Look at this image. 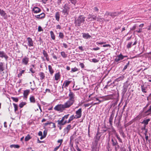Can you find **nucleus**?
<instances>
[{
	"label": "nucleus",
	"mask_w": 151,
	"mask_h": 151,
	"mask_svg": "<svg viewBox=\"0 0 151 151\" xmlns=\"http://www.w3.org/2000/svg\"><path fill=\"white\" fill-rule=\"evenodd\" d=\"M39 75L40 77L41 80H42L45 79V74L43 72H40L39 73Z\"/></svg>",
	"instance_id": "obj_31"
},
{
	"label": "nucleus",
	"mask_w": 151,
	"mask_h": 151,
	"mask_svg": "<svg viewBox=\"0 0 151 151\" xmlns=\"http://www.w3.org/2000/svg\"><path fill=\"white\" fill-rule=\"evenodd\" d=\"M124 76L123 75H122L118 78L115 79L116 81H119L121 80H122L123 79Z\"/></svg>",
	"instance_id": "obj_38"
},
{
	"label": "nucleus",
	"mask_w": 151,
	"mask_h": 151,
	"mask_svg": "<svg viewBox=\"0 0 151 151\" xmlns=\"http://www.w3.org/2000/svg\"><path fill=\"white\" fill-rule=\"evenodd\" d=\"M71 81L66 80L64 81V83L62 86L63 91V88H66L68 87L69 85L71 83Z\"/></svg>",
	"instance_id": "obj_15"
},
{
	"label": "nucleus",
	"mask_w": 151,
	"mask_h": 151,
	"mask_svg": "<svg viewBox=\"0 0 151 151\" xmlns=\"http://www.w3.org/2000/svg\"><path fill=\"white\" fill-rule=\"evenodd\" d=\"M65 107L64 104H59L55 106L54 108V109L57 111H62L66 109Z\"/></svg>",
	"instance_id": "obj_4"
},
{
	"label": "nucleus",
	"mask_w": 151,
	"mask_h": 151,
	"mask_svg": "<svg viewBox=\"0 0 151 151\" xmlns=\"http://www.w3.org/2000/svg\"><path fill=\"white\" fill-rule=\"evenodd\" d=\"M29 71H30L32 74L35 73V71L33 69V68L32 67L30 68Z\"/></svg>",
	"instance_id": "obj_60"
},
{
	"label": "nucleus",
	"mask_w": 151,
	"mask_h": 151,
	"mask_svg": "<svg viewBox=\"0 0 151 151\" xmlns=\"http://www.w3.org/2000/svg\"><path fill=\"white\" fill-rule=\"evenodd\" d=\"M138 28V26L137 24H135L132 28H130V30L132 31L134 30H136L137 28Z\"/></svg>",
	"instance_id": "obj_37"
},
{
	"label": "nucleus",
	"mask_w": 151,
	"mask_h": 151,
	"mask_svg": "<svg viewBox=\"0 0 151 151\" xmlns=\"http://www.w3.org/2000/svg\"><path fill=\"white\" fill-rule=\"evenodd\" d=\"M60 54L61 56L64 58H65L67 56V55L64 51L61 52Z\"/></svg>",
	"instance_id": "obj_39"
},
{
	"label": "nucleus",
	"mask_w": 151,
	"mask_h": 151,
	"mask_svg": "<svg viewBox=\"0 0 151 151\" xmlns=\"http://www.w3.org/2000/svg\"><path fill=\"white\" fill-rule=\"evenodd\" d=\"M29 90H24V91L23 95L24 96L25 98H27V96L29 94Z\"/></svg>",
	"instance_id": "obj_32"
},
{
	"label": "nucleus",
	"mask_w": 151,
	"mask_h": 151,
	"mask_svg": "<svg viewBox=\"0 0 151 151\" xmlns=\"http://www.w3.org/2000/svg\"><path fill=\"white\" fill-rule=\"evenodd\" d=\"M114 115V111L113 110L111 113V114L110 115L109 118V122L111 126L112 124L113 120V119Z\"/></svg>",
	"instance_id": "obj_12"
},
{
	"label": "nucleus",
	"mask_w": 151,
	"mask_h": 151,
	"mask_svg": "<svg viewBox=\"0 0 151 151\" xmlns=\"http://www.w3.org/2000/svg\"><path fill=\"white\" fill-rule=\"evenodd\" d=\"M115 136L116 137V138L117 139H118L119 142L121 143H122V139H121L119 137V135L116 133L115 134Z\"/></svg>",
	"instance_id": "obj_44"
},
{
	"label": "nucleus",
	"mask_w": 151,
	"mask_h": 151,
	"mask_svg": "<svg viewBox=\"0 0 151 151\" xmlns=\"http://www.w3.org/2000/svg\"><path fill=\"white\" fill-rule=\"evenodd\" d=\"M149 103L147 104H146V106L143 108V111H142L143 112H144V111H145L146 110V109L148 107V106H149Z\"/></svg>",
	"instance_id": "obj_56"
},
{
	"label": "nucleus",
	"mask_w": 151,
	"mask_h": 151,
	"mask_svg": "<svg viewBox=\"0 0 151 151\" xmlns=\"http://www.w3.org/2000/svg\"><path fill=\"white\" fill-rule=\"evenodd\" d=\"M76 115L75 116L76 119H79L81 117L82 115V109L80 108L76 112Z\"/></svg>",
	"instance_id": "obj_11"
},
{
	"label": "nucleus",
	"mask_w": 151,
	"mask_h": 151,
	"mask_svg": "<svg viewBox=\"0 0 151 151\" xmlns=\"http://www.w3.org/2000/svg\"><path fill=\"white\" fill-rule=\"evenodd\" d=\"M59 37L61 39H63L64 37V35L63 33L60 32L59 33Z\"/></svg>",
	"instance_id": "obj_54"
},
{
	"label": "nucleus",
	"mask_w": 151,
	"mask_h": 151,
	"mask_svg": "<svg viewBox=\"0 0 151 151\" xmlns=\"http://www.w3.org/2000/svg\"><path fill=\"white\" fill-rule=\"evenodd\" d=\"M85 18V17L82 15H80L78 17L75 18L74 21L75 26H80L82 23H84Z\"/></svg>",
	"instance_id": "obj_1"
},
{
	"label": "nucleus",
	"mask_w": 151,
	"mask_h": 151,
	"mask_svg": "<svg viewBox=\"0 0 151 151\" xmlns=\"http://www.w3.org/2000/svg\"><path fill=\"white\" fill-rule=\"evenodd\" d=\"M79 66L82 68H84L85 67L84 64L82 63H80L79 64Z\"/></svg>",
	"instance_id": "obj_63"
},
{
	"label": "nucleus",
	"mask_w": 151,
	"mask_h": 151,
	"mask_svg": "<svg viewBox=\"0 0 151 151\" xmlns=\"http://www.w3.org/2000/svg\"><path fill=\"white\" fill-rule=\"evenodd\" d=\"M100 132L99 131V128H98V130L97 132V133L94 138L99 140V139L101 136V135L100 134Z\"/></svg>",
	"instance_id": "obj_22"
},
{
	"label": "nucleus",
	"mask_w": 151,
	"mask_h": 151,
	"mask_svg": "<svg viewBox=\"0 0 151 151\" xmlns=\"http://www.w3.org/2000/svg\"><path fill=\"white\" fill-rule=\"evenodd\" d=\"M31 138L30 135L28 134L25 138V141H27Z\"/></svg>",
	"instance_id": "obj_42"
},
{
	"label": "nucleus",
	"mask_w": 151,
	"mask_h": 151,
	"mask_svg": "<svg viewBox=\"0 0 151 151\" xmlns=\"http://www.w3.org/2000/svg\"><path fill=\"white\" fill-rule=\"evenodd\" d=\"M98 144L92 142L91 147V151H97V149L98 150V151L99 150V147H97Z\"/></svg>",
	"instance_id": "obj_13"
},
{
	"label": "nucleus",
	"mask_w": 151,
	"mask_h": 151,
	"mask_svg": "<svg viewBox=\"0 0 151 151\" xmlns=\"http://www.w3.org/2000/svg\"><path fill=\"white\" fill-rule=\"evenodd\" d=\"M25 71V70H22L20 71V72L17 75V77L18 78H20L22 76V74L24 73Z\"/></svg>",
	"instance_id": "obj_43"
},
{
	"label": "nucleus",
	"mask_w": 151,
	"mask_h": 151,
	"mask_svg": "<svg viewBox=\"0 0 151 151\" xmlns=\"http://www.w3.org/2000/svg\"><path fill=\"white\" fill-rule=\"evenodd\" d=\"M111 142H112V145L113 147H114L118 143L117 140L115 138L111 139Z\"/></svg>",
	"instance_id": "obj_29"
},
{
	"label": "nucleus",
	"mask_w": 151,
	"mask_h": 151,
	"mask_svg": "<svg viewBox=\"0 0 151 151\" xmlns=\"http://www.w3.org/2000/svg\"><path fill=\"white\" fill-rule=\"evenodd\" d=\"M11 99L13 100V101L16 102H17L19 101L18 98L17 97H11Z\"/></svg>",
	"instance_id": "obj_52"
},
{
	"label": "nucleus",
	"mask_w": 151,
	"mask_h": 151,
	"mask_svg": "<svg viewBox=\"0 0 151 151\" xmlns=\"http://www.w3.org/2000/svg\"><path fill=\"white\" fill-rule=\"evenodd\" d=\"M79 70V69L77 68L76 67H74V68H72L71 69V70L70 72L71 73H73L74 72L78 71Z\"/></svg>",
	"instance_id": "obj_36"
},
{
	"label": "nucleus",
	"mask_w": 151,
	"mask_h": 151,
	"mask_svg": "<svg viewBox=\"0 0 151 151\" xmlns=\"http://www.w3.org/2000/svg\"><path fill=\"white\" fill-rule=\"evenodd\" d=\"M111 82V81L110 80V81H108L107 82V85H106L105 87H104V88H108V86H111V85L110 84H109V83Z\"/></svg>",
	"instance_id": "obj_57"
},
{
	"label": "nucleus",
	"mask_w": 151,
	"mask_h": 151,
	"mask_svg": "<svg viewBox=\"0 0 151 151\" xmlns=\"http://www.w3.org/2000/svg\"><path fill=\"white\" fill-rule=\"evenodd\" d=\"M42 53L45 57L46 58V59L47 61H49L50 60L49 58L48 57V55L47 52L45 50H42Z\"/></svg>",
	"instance_id": "obj_23"
},
{
	"label": "nucleus",
	"mask_w": 151,
	"mask_h": 151,
	"mask_svg": "<svg viewBox=\"0 0 151 151\" xmlns=\"http://www.w3.org/2000/svg\"><path fill=\"white\" fill-rule=\"evenodd\" d=\"M29 101L31 103H35L36 102V100L34 96H31L30 97Z\"/></svg>",
	"instance_id": "obj_33"
},
{
	"label": "nucleus",
	"mask_w": 151,
	"mask_h": 151,
	"mask_svg": "<svg viewBox=\"0 0 151 151\" xmlns=\"http://www.w3.org/2000/svg\"><path fill=\"white\" fill-rule=\"evenodd\" d=\"M75 102L73 101L68 100L64 104L65 106V108H69Z\"/></svg>",
	"instance_id": "obj_6"
},
{
	"label": "nucleus",
	"mask_w": 151,
	"mask_h": 151,
	"mask_svg": "<svg viewBox=\"0 0 151 151\" xmlns=\"http://www.w3.org/2000/svg\"><path fill=\"white\" fill-rule=\"evenodd\" d=\"M141 90L143 93H146L147 91V87L146 85L143 84L141 86Z\"/></svg>",
	"instance_id": "obj_19"
},
{
	"label": "nucleus",
	"mask_w": 151,
	"mask_h": 151,
	"mask_svg": "<svg viewBox=\"0 0 151 151\" xmlns=\"http://www.w3.org/2000/svg\"><path fill=\"white\" fill-rule=\"evenodd\" d=\"M50 36H51V38L53 40H55V35H54L53 32L52 31H50Z\"/></svg>",
	"instance_id": "obj_35"
},
{
	"label": "nucleus",
	"mask_w": 151,
	"mask_h": 151,
	"mask_svg": "<svg viewBox=\"0 0 151 151\" xmlns=\"http://www.w3.org/2000/svg\"><path fill=\"white\" fill-rule=\"evenodd\" d=\"M132 44V42H128L127 45V48L128 49L131 48Z\"/></svg>",
	"instance_id": "obj_53"
},
{
	"label": "nucleus",
	"mask_w": 151,
	"mask_h": 151,
	"mask_svg": "<svg viewBox=\"0 0 151 151\" xmlns=\"http://www.w3.org/2000/svg\"><path fill=\"white\" fill-rule=\"evenodd\" d=\"M75 119H76V116H74V115H72L70 116L68 120V121L67 120V123H70L71 121Z\"/></svg>",
	"instance_id": "obj_30"
},
{
	"label": "nucleus",
	"mask_w": 151,
	"mask_h": 151,
	"mask_svg": "<svg viewBox=\"0 0 151 151\" xmlns=\"http://www.w3.org/2000/svg\"><path fill=\"white\" fill-rule=\"evenodd\" d=\"M69 115V114L65 115L62 117V119L60 120H58L57 121L58 124L60 126H63L67 124V122L66 120L68 118Z\"/></svg>",
	"instance_id": "obj_2"
},
{
	"label": "nucleus",
	"mask_w": 151,
	"mask_h": 151,
	"mask_svg": "<svg viewBox=\"0 0 151 151\" xmlns=\"http://www.w3.org/2000/svg\"><path fill=\"white\" fill-rule=\"evenodd\" d=\"M150 119L149 118L147 119H144L143 121L142 122V124H148V122L150 121Z\"/></svg>",
	"instance_id": "obj_34"
},
{
	"label": "nucleus",
	"mask_w": 151,
	"mask_h": 151,
	"mask_svg": "<svg viewBox=\"0 0 151 151\" xmlns=\"http://www.w3.org/2000/svg\"><path fill=\"white\" fill-rule=\"evenodd\" d=\"M124 58L123 56L121 53L116 56L114 59V63H116L118 64L120 63L119 61L123 60Z\"/></svg>",
	"instance_id": "obj_5"
},
{
	"label": "nucleus",
	"mask_w": 151,
	"mask_h": 151,
	"mask_svg": "<svg viewBox=\"0 0 151 151\" xmlns=\"http://www.w3.org/2000/svg\"><path fill=\"white\" fill-rule=\"evenodd\" d=\"M29 61V58L25 56L22 59V63L23 65H26L28 64Z\"/></svg>",
	"instance_id": "obj_10"
},
{
	"label": "nucleus",
	"mask_w": 151,
	"mask_h": 151,
	"mask_svg": "<svg viewBox=\"0 0 151 151\" xmlns=\"http://www.w3.org/2000/svg\"><path fill=\"white\" fill-rule=\"evenodd\" d=\"M71 3L73 4L74 5L76 4L77 2V0H69Z\"/></svg>",
	"instance_id": "obj_55"
},
{
	"label": "nucleus",
	"mask_w": 151,
	"mask_h": 151,
	"mask_svg": "<svg viewBox=\"0 0 151 151\" xmlns=\"http://www.w3.org/2000/svg\"><path fill=\"white\" fill-rule=\"evenodd\" d=\"M0 14L1 16H4L6 15V14L5 12L3 10L0 9Z\"/></svg>",
	"instance_id": "obj_48"
},
{
	"label": "nucleus",
	"mask_w": 151,
	"mask_h": 151,
	"mask_svg": "<svg viewBox=\"0 0 151 151\" xmlns=\"http://www.w3.org/2000/svg\"><path fill=\"white\" fill-rule=\"evenodd\" d=\"M63 142V139H59V140H58L57 142L58 143H60V144L59 145V146H60L61 145Z\"/></svg>",
	"instance_id": "obj_61"
},
{
	"label": "nucleus",
	"mask_w": 151,
	"mask_h": 151,
	"mask_svg": "<svg viewBox=\"0 0 151 151\" xmlns=\"http://www.w3.org/2000/svg\"><path fill=\"white\" fill-rule=\"evenodd\" d=\"M93 9L95 12H99V9L96 6L94 7L93 8Z\"/></svg>",
	"instance_id": "obj_58"
},
{
	"label": "nucleus",
	"mask_w": 151,
	"mask_h": 151,
	"mask_svg": "<svg viewBox=\"0 0 151 151\" xmlns=\"http://www.w3.org/2000/svg\"><path fill=\"white\" fill-rule=\"evenodd\" d=\"M10 147L11 148L14 147V148H19L20 147V146L18 145H10Z\"/></svg>",
	"instance_id": "obj_45"
},
{
	"label": "nucleus",
	"mask_w": 151,
	"mask_h": 151,
	"mask_svg": "<svg viewBox=\"0 0 151 151\" xmlns=\"http://www.w3.org/2000/svg\"><path fill=\"white\" fill-rule=\"evenodd\" d=\"M35 17L37 19H42L45 17V14L44 13H43L39 15H35Z\"/></svg>",
	"instance_id": "obj_20"
},
{
	"label": "nucleus",
	"mask_w": 151,
	"mask_h": 151,
	"mask_svg": "<svg viewBox=\"0 0 151 151\" xmlns=\"http://www.w3.org/2000/svg\"><path fill=\"white\" fill-rule=\"evenodd\" d=\"M51 55L52 56L53 58L55 60H57L58 59L57 57L54 54L53 52L51 54Z\"/></svg>",
	"instance_id": "obj_59"
},
{
	"label": "nucleus",
	"mask_w": 151,
	"mask_h": 151,
	"mask_svg": "<svg viewBox=\"0 0 151 151\" xmlns=\"http://www.w3.org/2000/svg\"><path fill=\"white\" fill-rule=\"evenodd\" d=\"M70 8V5L68 4H65L63 6V9L62 11V13L64 15L65 14L66 15L68 14Z\"/></svg>",
	"instance_id": "obj_3"
},
{
	"label": "nucleus",
	"mask_w": 151,
	"mask_h": 151,
	"mask_svg": "<svg viewBox=\"0 0 151 151\" xmlns=\"http://www.w3.org/2000/svg\"><path fill=\"white\" fill-rule=\"evenodd\" d=\"M96 16L93 14H89L88 15V17L87 18V20H88L89 21H92L95 20L96 19Z\"/></svg>",
	"instance_id": "obj_9"
},
{
	"label": "nucleus",
	"mask_w": 151,
	"mask_h": 151,
	"mask_svg": "<svg viewBox=\"0 0 151 151\" xmlns=\"http://www.w3.org/2000/svg\"><path fill=\"white\" fill-rule=\"evenodd\" d=\"M76 137V132H75L74 134L70 137V144L72 143V140H73Z\"/></svg>",
	"instance_id": "obj_46"
},
{
	"label": "nucleus",
	"mask_w": 151,
	"mask_h": 151,
	"mask_svg": "<svg viewBox=\"0 0 151 151\" xmlns=\"http://www.w3.org/2000/svg\"><path fill=\"white\" fill-rule=\"evenodd\" d=\"M4 70V67H3V64L2 62L0 63V72H2Z\"/></svg>",
	"instance_id": "obj_40"
},
{
	"label": "nucleus",
	"mask_w": 151,
	"mask_h": 151,
	"mask_svg": "<svg viewBox=\"0 0 151 151\" xmlns=\"http://www.w3.org/2000/svg\"><path fill=\"white\" fill-rule=\"evenodd\" d=\"M43 29L42 28V27L39 26L38 27V32H41L42 31H43Z\"/></svg>",
	"instance_id": "obj_62"
},
{
	"label": "nucleus",
	"mask_w": 151,
	"mask_h": 151,
	"mask_svg": "<svg viewBox=\"0 0 151 151\" xmlns=\"http://www.w3.org/2000/svg\"><path fill=\"white\" fill-rule=\"evenodd\" d=\"M26 104V103L25 102H22L19 104V106L20 108H22Z\"/></svg>",
	"instance_id": "obj_47"
},
{
	"label": "nucleus",
	"mask_w": 151,
	"mask_h": 151,
	"mask_svg": "<svg viewBox=\"0 0 151 151\" xmlns=\"http://www.w3.org/2000/svg\"><path fill=\"white\" fill-rule=\"evenodd\" d=\"M27 45L29 47H30L34 46V42L31 38L30 37H27Z\"/></svg>",
	"instance_id": "obj_14"
},
{
	"label": "nucleus",
	"mask_w": 151,
	"mask_h": 151,
	"mask_svg": "<svg viewBox=\"0 0 151 151\" xmlns=\"http://www.w3.org/2000/svg\"><path fill=\"white\" fill-rule=\"evenodd\" d=\"M127 81H126L125 83H124V84L123 86V88L122 90V94L123 95H124L126 93L129 86V85L127 83Z\"/></svg>",
	"instance_id": "obj_7"
},
{
	"label": "nucleus",
	"mask_w": 151,
	"mask_h": 151,
	"mask_svg": "<svg viewBox=\"0 0 151 151\" xmlns=\"http://www.w3.org/2000/svg\"><path fill=\"white\" fill-rule=\"evenodd\" d=\"M60 14L59 12H57L55 14V18L56 20L59 22L60 20Z\"/></svg>",
	"instance_id": "obj_27"
},
{
	"label": "nucleus",
	"mask_w": 151,
	"mask_h": 151,
	"mask_svg": "<svg viewBox=\"0 0 151 151\" xmlns=\"http://www.w3.org/2000/svg\"><path fill=\"white\" fill-rule=\"evenodd\" d=\"M32 10L34 13H39L41 11V9L37 7H33Z\"/></svg>",
	"instance_id": "obj_17"
},
{
	"label": "nucleus",
	"mask_w": 151,
	"mask_h": 151,
	"mask_svg": "<svg viewBox=\"0 0 151 151\" xmlns=\"http://www.w3.org/2000/svg\"><path fill=\"white\" fill-rule=\"evenodd\" d=\"M108 129H110L111 130V131L113 133H114L115 134L116 133L115 130L114 129V128L113 127L112 125H111V128H109Z\"/></svg>",
	"instance_id": "obj_41"
},
{
	"label": "nucleus",
	"mask_w": 151,
	"mask_h": 151,
	"mask_svg": "<svg viewBox=\"0 0 151 151\" xmlns=\"http://www.w3.org/2000/svg\"><path fill=\"white\" fill-rule=\"evenodd\" d=\"M120 13L119 12H109L108 14V15L111 16V17L114 18L115 17L118 16Z\"/></svg>",
	"instance_id": "obj_16"
},
{
	"label": "nucleus",
	"mask_w": 151,
	"mask_h": 151,
	"mask_svg": "<svg viewBox=\"0 0 151 151\" xmlns=\"http://www.w3.org/2000/svg\"><path fill=\"white\" fill-rule=\"evenodd\" d=\"M94 142H93V143L98 144V142L99 140L95 139L94 138Z\"/></svg>",
	"instance_id": "obj_64"
},
{
	"label": "nucleus",
	"mask_w": 151,
	"mask_h": 151,
	"mask_svg": "<svg viewBox=\"0 0 151 151\" xmlns=\"http://www.w3.org/2000/svg\"><path fill=\"white\" fill-rule=\"evenodd\" d=\"M69 93L68 95L69 97V100L75 102V95L70 90H69Z\"/></svg>",
	"instance_id": "obj_8"
},
{
	"label": "nucleus",
	"mask_w": 151,
	"mask_h": 151,
	"mask_svg": "<svg viewBox=\"0 0 151 151\" xmlns=\"http://www.w3.org/2000/svg\"><path fill=\"white\" fill-rule=\"evenodd\" d=\"M60 78V72H58L56 73L55 75V79L56 81H58Z\"/></svg>",
	"instance_id": "obj_28"
},
{
	"label": "nucleus",
	"mask_w": 151,
	"mask_h": 151,
	"mask_svg": "<svg viewBox=\"0 0 151 151\" xmlns=\"http://www.w3.org/2000/svg\"><path fill=\"white\" fill-rule=\"evenodd\" d=\"M114 147L115 151H118V149L120 148L118 143Z\"/></svg>",
	"instance_id": "obj_51"
},
{
	"label": "nucleus",
	"mask_w": 151,
	"mask_h": 151,
	"mask_svg": "<svg viewBox=\"0 0 151 151\" xmlns=\"http://www.w3.org/2000/svg\"><path fill=\"white\" fill-rule=\"evenodd\" d=\"M71 126L70 124H68L67 125L66 127L64 129V132L66 134H68L70 130L71 129Z\"/></svg>",
	"instance_id": "obj_18"
},
{
	"label": "nucleus",
	"mask_w": 151,
	"mask_h": 151,
	"mask_svg": "<svg viewBox=\"0 0 151 151\" xmlns=\"http://www.w3.org/2000/svg\"><path fill=\"white\" fill-rule=\"evenodd\" d=\"M48 69L50 74L52 76L54 72L53 69L50 65H49L48 66Z\"/></svg>",
	"instance_id": "obj_26"
},
{
	"label": "nucleus",
	"mask_w": 151,
	"mask_h": 151,
	"mask_svg": "<svg viewBox=\"0 0 151 151\" xmlns=\"http://www.w3.org/2000/svg\"><path fill=\"white\" fill-rule=\"evenodd\" d=\"M13 105L14 106V111L15 112H16V111L18 110V105L17 104L15 103H13Z\"/></svg>",
	"instance_id": "obj_49"
},
{
	"label": "nucleus",
	"mask_w": 151,
	"mask_h": 151,
	"mask_svg": "<svg viewBox=\"0 0 151 151\" xmlns=\"http://www.w3.org/2000/svg\"><path fill=\"white\" fill-rule=\"evenodd\" d=\"M142 31V28H138V29H137L136 30L134 31V32H136L137 33H141Z\"/></svg>",
	"instance_id": "obj_50"
},
{
	"label": "nucleus",
	"mask_w": 151,
	"mask_h": 151,
	"mask_svg": "<svg viewBox=\"0 0 151 151\" xmlns=\"http://www.w3.org/2000/svg\"><path fill=\"white\" fill-rule=\"evenodd\" d=\"M82 37L83 38L85 39H88L90 38L91 36L88 33H82Z\"/></svg>",
	"instance_id": "obj_24"
},
{
	"label": "nucleus",
	"mask_w": 151,
	"mask_h": 151,
	"mask_svg": "<svg viewBox=\"0 0 151 151\" xmlns=\"http://www.w3.org/2000/svg\"><path fill=\"white\" fill-rule=\"evenodd\" d=\"M0 57L2 58H4L6 60L8 58L7 55L3 51H0Z\"/></svg>",
	"instance_id": "obj_21"
},
{
	"label": "nucleus",
	"mask_w": 151,
	"mask_h": 151,
	"mask_svg": "<svg viewBox=\"0 0 151 151\" xmlns=\"http://www.w3.org/2000/svg\"><path fill=\"white\" fill-rule=\"evenodd\" d=\"M144 113L147 116H148L151 114V105L149 106V109L144 111Z\"/></svg>",
	"instance_id": "obj_25"
}]
</instances>
